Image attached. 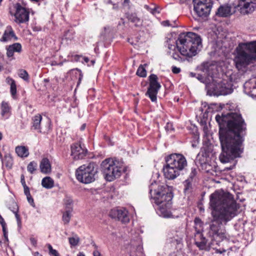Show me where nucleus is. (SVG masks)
I'll return each mask as SVG.
<instances>
[{"label":"nucleus","mask_w":256,"mask_h":256,"mask_svg":"<svg viewBox=\"0 0 256 256\" xmlns=\"http://www.w3.org/2000/svg\"><path fill=\"white\" fill-rule=\"evenodd\" d=\"M172 56L173 58L176 60H182V58L180 57L179 54L174 52L172 54Z\"/></svg>","instance_id":"obj_46"},{"label":"nucleus","mask_w":256,"mask_h":256,"mask_svg":"<svg viewBox=\"0 0 256 256\" xmlns=\"http://www.w3.org/2000/svg\"><path fill=\"white\" fill-rule=\"evenodd\" d=\"M194 12L200 18H206L209 15L212 6V0H193Z\"/></svg>","instance_id":"obj_10"},{"label":"nucleus","mask_w":256,"mask_h":256,"mask_svg":"<svg viewBox=\"0 0 256 256\" xmlns=\"http://www.w3.org/2000/svg\"><path fill=\"white\" fill-rule=\"evenodd\" d=\"M256 42L254 41L240 44L236 48L237 54L234 58L236 67L240 70L254 60H256Z\"/></svg>","instance_id":"obj_6"},{"label":"nucleus","mask_w":256,"mask_h":256,"mask_svg":"<svg viewBox=\"0 0 256 256\" xmlns=\"http://www.w3.org/2000/svg\"><path fill=\"white\" fill-rule=\"evenodd\" d=\"M2 134L1 132H0V140H2Z\"/></svg>","instance_id":"obj_63"},{"label":"nucleus","mask_w":256,"mask_h":256,"mask_svg":"<svg viewBox=\"0 0 256 256\" xmlns=\"http://www.w3.org/2000/svg\"><path fill=\"white\" fill-rule=\"evenodd\" d=\"M24 193L26 196L30 195V189L28 186H24Z\"/></svg>","instance_id":"obj_45"},{"label":"nucleus","mask_w":256,"mask_h":256,"mask_svg":"<svg viewBox=\"0 0 256 256\" xmlns=\"http://www.w3.org/2000/svg\"><path fill=\"white\" fill-rule=\"evenodd\" d=\"M150 194L152 202L158 206V214L166 218H177L181 214L176 210H170L172 194L167 186H158L152 183L150 186Z\"/></svg>","instance_id":"obj_3"},{"label":"nucleus","mask_w":256,"mask_h":256,"mask_svg":"<svg viewBox=\"0 0 256 256\" xmlns=\"http://www.w3.org/2000/svg\"><path fill=\"white\" fill-rule=\"evenodd\" d=\"M26 198H27L28 202L31 204V206H32L33 207H34L35 205H34V199L32 198L31 195H30L29 196H27Z\"/></svg>","instance_id":"obj_44"},{"label":"nucleus","mask_w":256,"mask_h":256,"mask_svg":"<svg viewBox=\"0 0 256 256\" xmlns=\"http://www.w3.org/2000/svg\"><path fill=\"white\" fill-rule=\"evenodd\" d=\"M78 256H85V255L82 252H79L78 254Z\"/></svg>","instance_id":"obj_60"},{"label":"nucleus","mask_w":256,"mask_h":256,"mask_svg":"<svg viewBox=\"0 0 256 256\" xmlns=\"http://www.w3.org/2000/svg\"><path fill=\"white\" fill-rule=\"evenodd\" d=\"M226 252V250L224 249H222V250H216V252L218 253V254H222L224 252Z\"/></svg>","instance_id":"obj_52"},{"label":"nucleus","mask_w":256,"mask_h":256,"mask_svg":"<svg viewBox=\"0 0 256 256\" xmlns=\"http://www.w3.org/2000/svg\"><path fill=\"white\" fill-rule=\"evenodd\" d=\"M244 92L253 98H256V77L250 78L244 85Z\"/></svg>","instance_id":"obj_17"},{"label":"nucleus","mask_w":256,"mask_h":256,"mask_svg":"<svg viewBox=\"0 0 256 256\" xmlns=\"http://www.w3.org/2000/svg\"><path fill=\"white\" fill-rule=\"evenodd\" d=\"M198 69L201 73L198 74L196 78L201 82L206 84V88L209 91L212 86L214 85L212 84L214 78L210 72V64L208 62H204Z\"/></svg>","instance_id":"obj_11"},{"label":"nucleus","mask_w":256,"mask_h":256,"mask_svg":"<svg viewBox=\"0 0 256 256\" xmlns=\"http://www.w3.org/2000/svg\"><path fill=\"white\" fill-rule=\"evenodd\" d=\"M13 37L15 38L16 39H17L12 26H6L3 36L0 39V41L2 42H6L10 40Z\"/></svg>","instance_id":"obj_22"},{"label":"nucleus","mask_w":256,"mask_h":256,"mask_svg":"<svg viewBox=\"0 0 256 256\" xmlns=\"http://www.w3.org/2000/svg\"><path fill=\"white\" fill-rule=\"evenodd\" d=\"M8 208L14 213L18 212V206L16 202L14 200H11L9 202Z\"/></svg>","instance_id":"obj_33"},{"label":"nucleus","mask_w":256,"mask_h":256,"mask_svg":"<svg viewBox=\"0 0 256 256\" xmlns=\"http://www.w3.org/2000/svg\"><path fill=\"white\" fill-rule=\"evenodd\" d=\"M200 155L198 154V156H197V160H198L200 161V163L201 164H202L203 163H204L205 162H204V160H203L202 162H200Z\"/></svg>","instance_id":"obj_55"},{"label":"nucleus","mask_w":256,"mask_h":256,"mask_svg":"<svg viewBox=\"0 0 256 256\" xmlns=\"http://www.w3.org/2000/svg\"><path fill=\"white\" fill-rule=\"evenodd\" d=\"M4 70V66L0 62V72H2Z\"/></svg>","instance_id":"obj_57"},{"label":"nucleus","mask_w":256,"mask_h":256,"mask_svg":"<svg viewBox=\"0 0 256 256\" xmlns=\"http://www.w3.org/2000/svg\"><path fill=\"white\" fill-rule=\"evenodd\" d=\"M31 244L34 246H36L37 244L36 240L34 238H30Z\"/></svg>","instance_id":"obj_49"},{"label":"nucleus","mask_w":256,"mask_h":256,"mask_svg":"<svg viewBox=\"0 0 256 256\" xmlns=\"http://www.w3.org/2000/svg\"><path fill=\"white\" fill-rule=\"evenodd\" d=\"M6 82L10 86V92L14 98H16V86L15 81L12 78H8L6 79Z\"/></svg>","instance_id":"obj_28"},{"label":"nucleus","mask_w":256,"mask_h":256,"mask_svg":"<svg viewBox=\"0 0 256 256\" xmlns=\"http://www.w3.org/2000/svg\"><path fill=\"white\" fill-rule=\"evenodd\" d=\"M166 162L163 172L164 176L168 180H174L178 177L188 165L186 158L180 154H172L166 156Z\"/></svg>","instance_id":"obj_5"},{"label":"nucleus","mask_w":256,"mask_h":256,"mask_svg":"<svg viewBox=\"0 0 256 256\" xmlns=\"http://www.w3.org/2000/svg\"><path fill=\"white\" fill-rule=\"evenodd\" d=\"M127 18L128 20L134 24V26L136 27H140L142 25L143 20L136 14H131L128 16Z\"/></svg>","instance_id":"obj_23"},{"label":"nucleus","mask_w":256,"mask_h":256,"mask_svg":"<svg viewBox=\"0 0 256 256\" xmlns=\"http://www.w3.org/2000/svg\"><path fill=\"white\" fill-rule=\"evenodd\" d=\"M97 173L96 169L94 163L88 165L84 164L80 166L76 170V175L78 180L84 184H89L95 180Z\"/></svg>","instance_id":"obj_9"},{"label":"nucleus","mask_w":256,"mask_h":256,"mask_svg":"<svg viewBox=\"0 0 256 256\" xmlns=\"http://www.w3.org/2000/svg\"><path fill=\"white\" fill-rule=\"evenodd\" d=\"M169 256H176V254H171L169 255Z\"/></svg>","instance_id":"obj_62"},{"label":"nucleus","mask_w":256,"mask_h":256,"mask_svg":"<svg viewBox=\"0 0 256 256\" xmlns=\"http://www.w3.org/2000/svg\"><path fill=\"white\" fill-rule=\"evenodd\" d=\"M232 14V7L228 4L220 6L216 13V16L220 17H227Z\"/></svg>","instance_id":"obj_20"},{"label":"nucleus","mask_w":256,"mask_h":256,"mask_svg":"<svg viewBox=\"0 0 256 256\" xmlns=\"http://www.w3.org/2000/svg\"><path fill=\"white\" fill-rule=\"evenodd\" d=\"M37 166L36 162H31L28 166L27 168L28 170L30 173L33 174L34 172L36 170V167Z\"/></svg>","instance_id":"obj_39"},{"label":"nucleus","mask_w":256,"mask_h":256,"mask_svg":"<svg viewBox=\"0 0 256 256\" xmlns=\"http://www.w3.org/2000/svg\"><path fill=\"white\" fill-rule=\"evenodd\" d=\"M172 72L174 74H178L180 72V69L176 66H172Z\"/></svg>","instance_id":"obj_48"},{"label":"nucleus","mask_w":256,"mask_h":256,"mask_svg":"<svg viewBox=\"0 0 256 256\" xmlns=\"http://www.w3.org/2000/svg\"><path fill=\"white\" fill-rule=\"evenodd\" d=\"M15 150L17 154L22 158H26L29 154L28 150L25 146H18L16 148Z\"/></svg>","instance_id":"obj_26"},{"label":"nucleus","mask_w":256,"mask_h":256,"mask_svg":"<svg viewBox=\"0 0 256 256\" xmlns=\"http://www.w3.org/2000/svg\"><path fill=\"white\" fill-rule=\"evenodd\" d=\"M88 150L84 144L77 142L71 146V156L74 160L84 158L86 155Z\"/></svg>","instance_id":"obj_14"},{"label":"nucleus","mask_w":256,"mask_h":256,"mask_svg":"<svg viewBox=\"0 0 256 256\" xmlns=\"http://www.w3.org/2000/svg\"><path fill=\"white\" fill-rule=\"evenodd\" d=\"M42 186L47 189H50L54 186V181L50 176H46L42 180Z\"/></svg>","instance_id":"obj_27"},{"label":"nucleus","mask_w":256,"mask_h":256,"mask_svg":"<svg viewBox=\"0 0 256 256\" xmlns=\"http://www.w3.org/2000/svg\"><path fill=\"white\" fill-rule=\"evenodd\" d=\"M216 120L220 125L219 138L222 152L219 158L222 163L240 157L242 152V138L240 134L246 130V124L241 114L228 112L217 114Z\"/></svg>","instance_id":"obj_1"},{"label":"nucleus","mask_w":256,"mask_h":256,"mask_svg":"<svg viewBox=\"0 0 256 256\" xmlns=\"http://www.w3.org/2000/svg\"><path fill=\"white\" fill-rule=\"evenodd\" d=\"M40 172L44 174H48L51 172L52 168L49 160L48 158H43L40 164Z\"/></svg>","instance_id":"obj_21"},{"label":"nucleus","mask_w":256,"mask_h":256,"mask_svg":"<svg viewBox=\"0 0 256 256\" xmlns=\"http://www.w3.org/2000/svg\"><path fill=\"white\" fill-rule=\"evenodd\" d=\"M101 170L108 181H112L119 178L122 172V168L119 162L112 158H106L101 164Z\"/></svg>","instance_id":"obj_8"},{"label":"nucleus","mask_w":256,"mask_h":256,"mask_svg":"<svg viewBox=\"0 0 256 256\" xmlns=\"http://www.w3.org/2000/svg\"><path fill=\"white\" fill-rule=\"evenodd\" d=\"M162 24L164 26H168L170 25L169 24V21L168 20L163 21L162 22Z\"/></svg>","instance_id":"obj_53"},{"label":"nucleus","mask_w":256,"mask_h":256,"mask_svg":"<svg viewBox=\"0 0 256 256\" xmlns=\"http://www.w3.org/2000/svg\"><path fill=\"white\" fill-rule=\"evenodd\" d=\"M46 246L48 250V254L52 256H60L58 252L52 248V245L50 244H46Z\"/></svg>","instance_id":"obj_36"},{"label":"nucleus","mask_w":256,"mask_h":256,"mask_svg":"<svg viewBox=\"0 0 256 256\" xmlns=\"http://www.w3.org/2000/svg\"><path fill=\"white\" fill-rule=\"evenodd\" d=\"M110 216L122 223H128L130 221L128 211L124 208L112 210L110 212Z\"/></svg>","instance_id":"obj_15"},{"label":"nucleus","mask_w":256,"mask_h":256,"mask_svg":"<svg viewBox=\"0 0 256 256\" xmlns=\"http://www.w3.org/2000/svg\"><path fill=\"white\" fill-rule=\"evenodd\" d=\"M0 158L1 159H2V154H1V153L0 152Z\"/></svg>","instance_id":"obj_64"},{"label":"nucleus","mask_w":256,"mask_h":256,"mask_svg":"<svg viewBox=\"0 0 256 256\" xmlns=\"http://www.w3.org/2000/svg\"><path fill=\"white\" fill-rule=\"evenodd\" d=\"M0 224L1 225L6 224L4 218L0 214Z\"/></svg>","instance_id":"obj_51"},{"label":"nucleus","mask_w":256,"mask_h":256,"mask_svg":"<svg viewBox=\"0 0 256 256\" xmlns=\"http://www.w3.org/2000/svg\"><path fill=\"white\" fill-rule=\"evenodd\" d=\"M136 74L138 76L140 77H146V71L145 69V68L142 66L140 65L137 71H136Z\"/></svg>","instance_id":"obj_37"},{"label":"nucleus","mask_w":256,"mask_h":256,"mask_svg":"<svg viewBox=\"0 0 256 256\" xmlns=\"http://www.w3.org/2000/svg\"><path fill=\"white\" fill-rule=\"evenodd\" d=\"M18 76L20 78H22L24 80L26 81H28L29 76L28 73L26 70H20L18 71Z\"/></svg>","instance_id":"obj_38"},{"label":"nucleus","mask_w":256,"mask_h":256,"mask_svg":"<svg viewBox=\"0 0 256 256\" xmlns=\"http://www.w3.org/2000/svg\"><path fill=\"white\" fill-rule=\"evenodd\" d=\"M190 76H192V77H195V76H196V74H195V73H194V72H190Z\"/></svg>","instance_id":"obj_59"},{"label":"nucleus","mask_w":256,"mask_h":256,"mask_svg":"<svg viewBox=\"0 0 256 256\" xmlns=\"http://www.w3.org/2000/svg\"><path fill=\"white\" fill-rule=\"evenodd\" d=\"M72 200L70 198H66L64 200V204L66 206V210H68V208H72Z\"/></svg>","instance_id":"obj_41"},{"label":"nucleus","mask_w":256,"mask_h":256,"mask_svg":"<svg viewBox=\"0 0 256 256\" xmlns=\"http://www.w3.org/2000/svg\"><path fill=\"white\" fill-rule=\"evenodd\" d=\"M178 41L177 50L182 55L187 57L196 56L202 48L200 37L192 32L181 33Z\"/></svg>","instance_id":"obj_4"},{"label":"nucleus","mask_w":256,"mask_h":256,"mask_svg":"<svg viewBox=\"0 0 256 256\" xmlns=\"http://www.w3.org/2000/svg\"><path fill=\"white\" fill-rule=\"evenodd\" d=\"M86 124H83L81 126V127H80V130H84L85 129V128H86Z\"/></svg>","instance_id":"obj_58"},{"label":"nucleus","mask_w":256,"mask_h":256,"mask_svg":"<svg viewBox=\"0 0 256 256\" xmlns=\"http://www.w3.org/2000/svg\"><path fill=\"white\" fill-rule=\"evenodd\" d=\"M10 111V107L8 102L4 101L2 102L1 104V114L2 117L8 114Z\"/></svg>","instance_id":"obj_30"},{"label":"nucleus","mask_w":256,"mask_h":256,"mask_svg":"<svg viewBox=\"0 0 256 256\" xmlns=\"http://www.w3.org/2000/svg\"><path fill=\"white\" fill-rule=\"evenodd\" d=\"M92 65H94L95 63V61L94 60H91Z\"/></svg>","instance_id":"obj_61"},{"label":"nucleus","mask_w":256,"mask_h":256,"mask_svg":"<svg viewBox=\"0 0 256 256\" xmlns=\"http://www.w3.org/2000/svg\"><path fill=\"white\" fill-rule=\"evenodd\" d=\"M178 42V38L176 40L172 36H170V37H168L166 41L168 48L173 51H174L177 48V44Z\"/></svg>","instance_id":"obj_25"},{"label":"nucleus","mask_w":256,"mask_h":256,"mask_svg":"<svg viewBox=\"0 0 256 256\" xmlns=\"http://www.w3.org/2000/svg\"><path fill=\"white\" fill-rule=\"evenodd\" d=\"M20 182L22 183V185L23 187L27 186L26 183L25 179H24V174H22L20 176Z\"/></svg>","instance_id":"obj_47"},{"label":"nucleus","mask_w":256,"mask_h":256,"mask_svg":"<svg viewBox=\"0 0 256 256\" xmlns=\"http://www.w3.org/2000/svg\"><path fill=\"white\" fill-rule=\"evenodd\" d=\"M69 243L72 246H77L80 242V238L77 235L68 238Z\"/></svg>","instance_id":"obj_34"},{"label":"nucleus","mask_w":256,"mask_h":256,"mask_svg":"<svg viewBox=\"0 0 256 256\" xmlns=\"http://www.w3.org/2000/svg\"><path fill=\"white\" fill-rule=\"evenodd\" d=\"M237 6L242 14H250L254 12L256 8V0H239Z\"/></svg>","instance_id":"obj_13"},{"label":"nucleus","mask_w":256,"mask_h":256,"mask_svg":"<svg viewBox=\"0 0 256 256\" xmlns=\"http://www.w3.org/2000/svg\"><path fill=\"white\" fill-rule=\"evenodd\" d=\"M84 60L85 63H88L89 62V59L88 58L84 57Z\"/></svg>","instance_id":"obj_56"},{"label":"nucleus","mask_w":256,"mask_h":256,"mask_svg":"<svg viewBox=\"0 0 256 256\" xmlns=\"http://www.w3.org/2000/svg\"><path fill=\"white\" fill-rule=\"evenodd\" d=\"M16 12L14 14L15 22L18 24L27 22L29 20V12L20 4H16Z\"/></svg>","instance_id":"obj_16"},{"label":"nucleus","mask_w":256,"mask_h":256,"mask_svg":"<svg viewBox=\"0 0 256 256\" xmlns=\"http://www.w3.org/2000/svg\"><path fill=\"white\" fill-rule=\"evenodd\" d=\"M34 256H43L42 254L39 253L38 252H34L33 254Z\"/></svg>","instance_id":"obj_54"},{"label":"nucleus","mask_w":256,"mask_h":256,"mask_svg":"<svg viewBox=\"0 0 256 256\" xmlns=\"http://www.w3.org/2000/svg\"><path fill=\"white\" fill-rule=\"evenodd\" d=\"M194 237V243L199 249L200 250H206L207 240L204 237L203 234L200 232V230H198V232L195 233Z\"/></svg>","instance_id":"obj_18"},{"label":"nucleus","mask_w":256,"mask_h":256,"mask_svg":"<svg viewBox=\"0 0 256 256\" xmlns=\"http://www.w3.org/2000/svg\"><path fill=\"white\" fill-rule=\"evenodd\" d=\"M195 226L194 228L196 232H198V230H200V232L202 231V223L201 220L198 218H196L194 220Z\"/></svg>","instance_id":"obj_35"},{"label":"nucleus","mask_w":256,"mask_h":256,"mask_svg":"<svg viewBox=\"0 0 256 256\" xmlns=\"http://www.w3.org/2000/svg\"><path fill=\"white\" fill-rule=\"evenodd\" d=\"M210 206L212 220L210 226L209 235L214 239H226V230L221 228L220 226L226 225L236 215L238 206L233 196L222 190H216L210 195Z\"/></svg>","instance_id":"obj_2"},{"label":"nucleus","mask_w":256,"mask_h":256,"mask_svg":"<svg viewBox=\"0 0 256 256\" xmlns=\"http://www.w3.org/2000/svg\"><path fill=\"white\" fill-rule=\"evenodd\" d=\"M150 86L146 95L148 96L153 102H156V95L160 88V84L158 82V77L156 74H152L149 76Z\"/></svg>","instance_id":"obj_12"},{"label":"nucleus","mask_w":256,"mask_h":256,"mask_svg":"<svg viewBox=\"0 0 256 256\" xmlns=\"http://www.w3.org/2000/svg\"><path fill=\"white\" fill-rule=\"evenodd\" d=\"M18 212H14V214L15 215V217H16V221H17V224H18V226L20 228L21 226H22V221H21L20 216L18 214Z\"/></svg>","instance_id":"obj_42"},{"label":"nucleus","mask_w":256,"mask_h":256,"mask_svg":"<svg viewBox=\"0 0 256 256\" xmlns=\"http://www.w3.org/2000/svg\"><path fill=\"white\" fill-rule=\"evenodd\" d=\"M1 226L2 228V232L4 233V237L6 240H8V232L6 230V224H2Z\"/></svg>","instance_id":"obj_43"},{"label":"nucleus","mask_w":256,"mask_h":256,"mask_svg":"<svg viewBox=\"0 0 256 256\" xmlns=\"http://www.w3.org/2000/svg\"><path fill=\"white\" fill-rule=\"evenodd\" d=\"M193 181L190 180V179H186L184 182V192L186 194H190L192 192L193 188H194V184H193Z\"/></svg>","instance_id":"obj_29"},{"label":"nucleus","mask_w":256,"mask_h":256,"mask_svg":"<svg viewBox=\"0 0 256 256\" xmlns=\"http://www.w3.org/2000/svg\"><path fill=\"white\" fill-rule=\"evenodd\" d=\"M6 56L10 58V60H14V52L20 53L22 52V46L20 43H14L6 48Z\"/></svg>","instance_id":"obj_19"},{"label":"nucleus","mask_w":256,"mask_h":256,"mask_svg":"<svg viewBox=\"0 0 256 256\" xmlns=\"http://www.w3.org/2000/svg\"><path fill=\"white\" fill-rule=\"evenodd\" d=\"M72 208H70L66 210V212L63 213L62 220L64 224H67L69 223L72 217Z\"/></svg>","instance_id":"obj_31"},{"label":"nucleus","mask_w":256,"mask_h":256,"mask_svg":"<svg viewBox=\"0 0 256 256\" xmlns=\"http://www.w3.org/2000/svg\"><path fill=\"white\" fill-rule=\"evenodd\" d=\"M42 120L41 115L38 114L32 118V128L41 132L40 122Z\"/></svg>","instance_id":"obj_24"},{"label":"nucleus","mask_w":256,"mask_h":256,"mask_svg":"<svg viewBox=\"0 0 256 256\" xmlns=\"http://www.w3.org/2000/svg\"><path fill=\"white\" fill-rule=\"evenodd\" d=\"M93 256H101V254L98 250H96L93 252Z\"/></svg>","instance_id":"obj_50"},{"label":"nucleus","mask_w":256,"mask_h":256,"mask_svg":"<svg viewBox=\"0 0 256 256\" xmlns=\"http://www.w3.org/2000/svg\"><path fill=\"white\" fill-rule=\"evenodd\" d=\"M240 79L239 74L232 73L230 76H226V78H224L222 81L216 82L214 80L209 92H211L214 95H226L231 94L233 91L234 84L238 82Z\"/></svg>","instance_id":"obj_7"},{"label":"nucleus","mask_w":256,"mask_h":256,"mask_svg":"<svg viewBox=\"0 0 256 256\" xmlns=\"http://www.w3.org/2000/svg\"><path fill=\"white\" fill-rule=\"evenodd\" d=\"M197 174V170L196 167H192L190 169V172L188 175V178L187 179H190V180L194 182V178H195Z\"/></svg>","instance_id":"obj_40"},{"label":"nucleus","mask_w":256,"mask_h":256,"mask_svg":"<svg viewBox=\"0 0 256 256\" xmlns=\"http://www.w3.org/2000/svg\"><path fill=\"white\" fill-rule=\"evenodd\" d=\"M2 161L5 164L6 166L8 168H11L13 164V159L10 154H7L4 156V158H2Z\"/></svg>","instance_id":"obj_32"}]
</instances>
